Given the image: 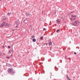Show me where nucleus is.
<instances>
[{
  "label": "nucleus",
  "mask_w": 80,
  "mask_h": 80,
  "mask_svg": "<svg viewBox=\"0 0 80 80\" xmlns=\"http://www.w3.org/2000/svg\"><path fill=\"white\" fill-rule=\"evenodd\" d=\"M8 72V73H11L12 74H13V73H15V72L13 71V69L11 68L9 69Z\"/></svg>",
  "instance_id": "nucleus-1"
},
{
  "label": "nucleus",
  "mask_w": 80,
  "mask_h": 80,
  "mask_svg": "<svg viewBox=\"0 0 80 80\" xmlns=\"http://www.w3.org/2000/svg\"><path fill=\"white\" fill-rule=\"evenodd\" d=\"M72 24L74 26H78V22L76 21L73 23H72Z\"/></svg>",
  "instance_id": "nucleus-2"
},
{
  "label": "nucleus",
  "mask_w": 80,
  "mask_h": 80,
  "mask_svg": "<svg viewBox=\"0 0 80 80\" xmlns=\"http://www.w3.org/2000/svg\"><path fill=\"white\" fill-rule=\"evenodd\" d=\"M26 16H29V17H30V16H31V14H30V13H26Z\"/></svg>",
  "instance_id": "nucleus-3"
},
{
  "label": "nucleus",
  "mask_w": 80,
  "mask_h": 80,
  "mask_svg": "<svg viewBox=\"0 0 80 80\" xmlns=\"http://www.w3.org/2000/svg\"><path fill=\"white\" fill-rule=\"evenodd\" d=\"M5 25V22H3L2 23L1 26H0V27H3Z\"/></svg>",
  "instance_id": "nucleus-4"
},
{
  "label": "nucleus",
  "mask_w": 80,
  "mask_h": 80,
  "mask_svg": "<svg viewBox=\"0 0 80 80\" xmlns=\"http://www.w3.org/2000/svg\"><path fill=\"white\" fill-rule=\"evenodd\" d=\"M15 23H16V24H17V25H18V24H20V22H19V21H16L15 22Z\"/></svg>",
  "instance_id": "nucleus-5"
},
{
  "label": "nucleus",
  "mask_w": 80,
  "mask_h": 80,
  "mask_svg": "<svg viewBox=\"0 0 80 80\" xmlns=\"http://www.w3.org/2000/svg\"><path fill=\"white\" fill-rule=\"evenodd\" d=\"M57 23H58V24H60V21L58 19L57 20Z\"/></svg>",
  "instance_id": "nucleus-6"
},
{
  "label": "nucleus",
  "mask_w": 80,
  "mask_h": 80,
  "mask_svg": "<svg viewBox=\"0 0 80 80\" xmlns=\"http://www.w3.org/2000/svg\"><path fill=\"white\" fill-rule=\"evenodd\" d=\"M13 52L12 50H9V52L8 53V54H10L11 53V52Z\"/></svg>",
  "instance_id": "nucleus-7"
},
{
  "label": "nucleus",
  "mask_w": 80,
  "mask_h": 80,
  "mask_svg": "<svg viewBox=\"0 0 80 80\" xmlns=\"http://www.w3.org/2000/svg\"><path fill=\"white\" fill-rule=\"evenodd\" d=\"M72 17H74V19H73V20H75V19L76 18V16H72Z\"/></svg>",
  "instance_id": "nucleus-8"
},
{
  "label": "nucleus",
  "mask_w": 80,
  "mask_h": 80,
  "mask_svg": "<svg viewBox=\"0 0 80 80\" xmlns=\"http://www.w3.org/2000/svg\"><path fill=\"white\" fill-rule=\"evenodd\" d=\"M32 42H36V39H32Z\"/></svg>",
  "instance_id": "nucleus-9"
},
{
  "label": "nucleus",
  "mask_w": 80,
  "mask_h": 80,
  "mask_svg": "<svg viewBox=\"0 0 80 80\" xmlns=\"http://www.w3.org/2000/svg\"><path fill=\"white\" fill-rule=\"evenodd\" d=\"M52 44V42H50L49 43V45H51Z\"/></svg>",
  "instance_id": "nucleus-10"
},
{
  "label": "nucleus",
  "mask_w": 80,
  "mask_h": 80,
  "mask_svg": "<svg viewBox=\"0 0 80 80\" xmlns=\"http://www.w3.org/2000/svg\"><path fill=\"white\" fill-rule=\"evenodd\" d=\"M57 33H59V32H60V30L59 29L57 30Z\"/></svg>",
  "instance_id": "nucleus-11"
},
{
  "label": "nucleus",
  "mask_w": 80,
  "mask_h": 80,
  "mask_svg": "<svg viewBox=\"0 0 80 80\" xmlns=\"http://www.w3.org/2000/svg\"><path fill=\"white\" fill-rule=\"evenodd\" d=\"M43 37H41L40 39V40H43Z\"/></svg>",
  "instance_id": "nucleus-12"
},
{
  "label": "nucleus",
  "mask_w": 80,
  "mask_h": 80,
  "mask_svg": "<svg viewBox=\"0 0 80 80\" xmlns=\"http://www.w3.org/2000/svg\"><path fill=\"white\" fill-rule=\"evenodd\" d=\"M66 78L67 79H68L69 78H68V75H67L66 76Z\"/></svg>",
  "instance_id": "nucleus-13"
},
{
  "label": "nucleus",
  "mask_w": 80,
  "mask_h": 80,
  "mask_svg": "<svg viewBox=\"0 0 80 80\" xmlns=\"http://www.w3.org/2000/svg\"><path fill=\"white\" fill-rule=\"evenodd\" d=\"M11 12L8 13V14H7V15H11Z\"/></svg>",
  "instance_id": "nucleus-14"
},
{
  "label": "nucleus",
  "mask_w": 80,
  "mask_h": 80,
  "mask_svg": "<svg viewBox=\"0 0 80 80\" xmlns=\"http://www.w3.org/2000/svg\"><path fill=\"white\" fill-rule=\"evenodd\" d=\"M6 58H8V59H10V57H6Z\"/></svg>",
  "instance_id": "nucleus-15"
},
{
  "label": "nucleus",
  "mask_w": 80,
  "mask_h": 80,
  "mask_svg": "<svg viewBox=\"0 0 80 80\" xmlns=\"http://www.w3.org/2000/svg\"><path fill=\"white\" fill-rule=\"evenodd\" d=\"M32 38H35V36H32Z\"/></svg>",
  "instance_id": "nucleus-16"
},
{
  "label": "nucleus",
  "mask_w": 80,
  "mask_h": 80,
  "mask_svg": "<svg viewBox=\"0 0 80 80\" xmlns=\"http://www.w3.org/2000/svg\"><path fill=\"white\" fill-rule=\"evenodd\" d=\"M46 30V28H43V31H45Z\"/></svg>",
  "instance_id": "nucleus-17"
},
{
  "label": "nucleus",
  "mask_w": 80,
  "mask_h": 80,
  "mask_svg": "<svg viewBox=\"0 0 80 80\" xmlns=\"http://www.w3.org/2000/svg\"><path fill=\"white\" fill-rule=\"evenodd\" d=\"M71 20H72V21H73V19H72V18H71Z\"/></svg>",
  "instance_id": "nucleus-18"
},
{
  "label": "nucleus",
  "mask_w": 80,
  "mask_h": 80,
  "mask_svg": "<svg viewBox=\"0 0 80 80\" xmlns=\"http://www.w3.org/2000/svg\"><path fill=\"white\" fill-rule=\"evenodd\" d=\"M74 54H75V55H76V54H77V52H74Z\"/></svg>",
  "instance_id": "nucleus-19"
},
{
  "label": "nucleus",
  "mask_w": 80,
  "mask_h": 80,
  "mask_svg": "<svg viewBox=\"0 0 80 80\" xmlns=\"http://www.w3.org/2000/svg\"><path fill=\"white\" fill-rule=\"evenodd\" d=\"M8 48H10V46H8Z\"/></svg>",
  "instance_id": "nucleus-20"
},
{
  "label": "nucleus",
  "mask_w": 80,
  "mask_h": 80,
  "mask_svg": "<svg viewBox=\"0 0 80 80\" xmlns=\"http://www.w3.org/2000/svg\"><path fill=\"white\" fill-rule=\"evenodd\" d=\"M73 13V12H71V13Z\"/></svg>",
  "instance_id": "nucleus-21"
},
{
  "label": "nucleus",
  "mask_w": 80,
  "mask_h": 80,
  "mask_svg": "<svg viewBox=\"0 0 80 80\" xmlns=\"http://www.w3.org/2000/svg\"><path fill=\"white\" fill-rule=\"evenodd\" d=\"M6 25H7V26H9V25H7V24H6Z\"/></svg>",
  "instance_id": "nucleus-22"
},
{
  "label": "nucleus",
  "mask_w": 80,
  "mask_h": 80,
  "mask_svg": "<svg viewBox=\"0 0 80 80\" xmlns=\"http://www.w3.org/2000/svg\"><path fill=\"white\" fill-rule=\"evenodd\" d=\"M5 20V19H3V20Z\"/></svg>",
  "instance_id": "nucleus-23"
},
{
  "label": "nucleus",
  "mask_w": 80,
  "mask_h": 80,
  "mask_svg": "<svg viewBox=\"0 0 80 80\" xmlns=\"http://www.w3.org/2000/svg\"><path fill=\"white\" fill-rule=\"evenodd\" d=\"M55 25H56V26H57V24H55Z\"/></svg>",
  "instance_id": "nucleus-24"
},
{
  "label": "nucleus",
  "mask_w": 80,
  "mask_h": 80,
  "mask_svg": "<svg viewBox=\"0 0 80 80\" xmlns=\"http://www.w3.org/2000/svg\"><path fill=\"white\" fill-rule=\"evenodd\" d=\"M51 23H52V22H51Z\"/></svg>",
  "instance_id": "nucleus-25"
},
{
  "label": "nucleus",
  "mask_w": 80,
  "mask_h": 80,
  "mask_svg": "<svg viewBox=\"0 0 80 80\" xmlns=\"http://www.w3.org/2000/svg\"><path fill=\"white\" fill-rule=\"evenodd\" d=\"M26 19H27V18H26Z\"/></svg>",
  "instance_id": "nucleus-26"
},
{
  "label": "nucleus",
  "mask_w": 80,
  "mask_h": 80,
  "mask_svg": "<svg viewBox=\"0 0 80 80\" xmlns=\"http://www.w3.org/2000/svg\"><path fill=\"white\" fill-rule=\"evenodd\" d=\"M1 0H0V1H1Z\"/></svg>",
  "instance_id": "nucleus-27"
}]
</instances>
